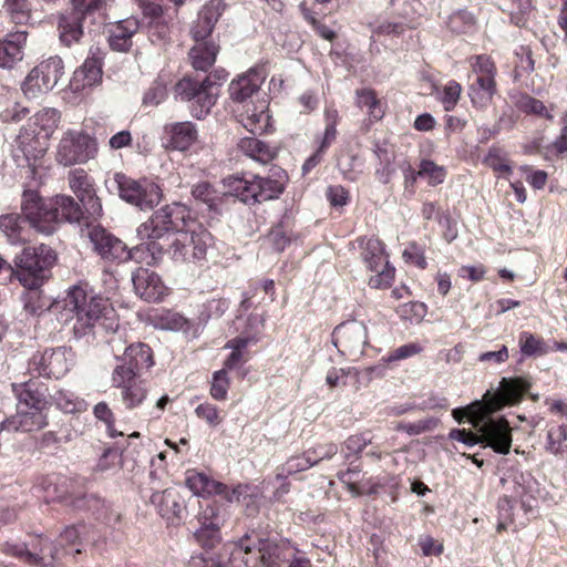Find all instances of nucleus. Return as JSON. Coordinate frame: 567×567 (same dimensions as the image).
Returning a JSON list of instances; mask_svg holds the SVG:
<instances>
[{
    "instance_id": "obj_43",
    "label": "nucleus",
    "mask_w": 567,
    "mask_h": 567,
    "mask_svg": "<svg viewBox=\"0 0 567 567\" xmlns=\"http://www.w3.org/2000/svg\"><path fill=\"white\" fill-rule=\"evenodd\" d=\"M355 97L357 105L361 109L365 107L368 110V114L371 121H379L383 117L384 111L373 90H357Z\"/></svg>"
},
{
    "instance_id": "obj_1",
    "label": "nucleus",
    "mask_w": 567,
    "mask_h": 567,
    "mask_svg": "<svg viewBox=\"0 0 567 567\" xmlns=\"http://www.w3.org/2000/svg\"><path fill=\"white\" fill-rule=\"evenodd\" d=\"M530 382L525 378H503L498 390L485 403H477L470 410V422L476 432L454 429L450 437L473 446L484 443L498 454H508L512 446V427L505 417L492 414L504 405H513L523 399Z\"/></svg>"
},
{
    "instance_id": "obj_23",
    "label": "nucleus",
    "mask_w": 567,
    "mask_h": 567,
    "mask_svg": "<svg viewBox=\"0 0 567 567\" xmlns=\"http://www.w3.org/2000/svg\"><path fill=\"white\" fill-rule=\"evenodd\" d=\"M264 80L262 71L255 68L250 69L229 84L230 99L234 102L247 104V101L258 93Z\"/></svg>"
},
{
    "instance_id": "obj_60",
    "label": "nucleus",
    "mask_w": 567,
    "mask_h": 567,
    "mask_svg": "<svg viewBox=\"0 0 567 567\" xmlns=\"http://www.w3.org/2000/svg\"><path fill=\"white\" fill-rule=\"evenodd\" d=\"M462 92L461 85L456 81H450L445 84L441 95V102L445 111H451L456 105Z\"/></svg>"
},
{
    "instance_id": "obj_28",
    "label": "nucleus",
    "mask_w": 567,
    "mask_h": 567,
    "mask_svg": "<svg viewBox=\"0 0 567 567\" xmlns=\"http://www.w3.org/2000/svg\"><path fill=\"white\" fill-rule=\"evenodd\" d=\"M27 37V31H17L0 42V68L11 69L23 59Z\"/></svg>"
},
{
    "instance_id": "obj_10",
    "label": "nucleus",
    "mask_w": 567,
    "mask_h": 567,
    "mask_svg": "<svg viewBox=\"0 0 567 567\" xmlns=\"http://www.w3.org/2000/svg\"><path fill=\"white\" fill-rule=\"evenodd\" d=\"M114 183L121 199L141 210L153 209L163 196L162 188L148 178L133 179L123 173H115Z\"/></svg>"
},
{
    "instance_id": "obj_59",
    "label": "nucleus",
    "mask_w": 567,
    "mask_h": 567,
    "mask_svg": "<svg viewBox=\"0 0 567 567\" xmlns=\"http://www.w3.org/2000/svg\"><path fill=\"white\" fill-rule=\"evenodd\" d=\"M520 110L526 114L538 115L548 120H553V115L545 104L532 96H525L520 101Z\"/></svg>"
},
{
    "instance_id": "obj_49",
    "label": "nucleus",
    "mask_w": 567,
    "mask_h": 567,
    "mask_svg": "<svg viewBox=\"0 0 567 567\" xmlns=\"http://www.w3.org/2000/svg\"><path fill=\"white\" fill-rule=\"evenodd\" d=\"M417 175L427 178L429 184L435 186L444 182L446 171L443 166L436 165L433 161L423 159L420 164Z\"/></svg>"
},
{
    "instance_id": "obj_22",
    "label": "nucleus",
    "mask_w": 567,
    "mask_h": 567,
    "mask_svg": "<svg viewBox=\"0 0 567 567\" xmlns=\"http://www.w3.org/2000/svg\"><path fill=\"white\" fill-rule=\"evenodd\" d=\"M226 8L225 0H210L198 13V19L190 29L195 42H206L216 22Z\"/></svg>"
},
{
    "instance_id": "obj_61",
    "label": "nucleus",
    "mask_w": 567,
    "mask_h": 567,
    "mask_svg": "<svg viewBox=\"0 0 567 567\" xmlns=\"http://www.w3.org/2000/svg\"><path fill=\"white\" fill-rule=\"evenodd\" d=\"M94 415L96 419L103 421L106 424L110 436L116 437L118 435H123L122 432H117L114 429V416L105 402H99L94 406Z\"/></svg>"
},
{
    "instance_id": "obj_38",
    "label": "nucleus",
    "mask_w": 567,
    "mask_h": 567,
    "mask_svg": "<svg viewBox=\"0 0 567 567\" xmlns=\"http://www.w3.org/2000/svg\"><path fill=\"white\" fill-rule=\"evenodd\" d=\"M82 20L83 18L79 13H70L60 18L59 35L64 45L71 47L81 40L83 37Z\"/></svg>"
},
{
    "instance_id": "obj_56",
    "label": "nucleus",
    "mask_w": 567,
    "mask_h": 567,
    "mask_svg": "<svg viewBox=\"0 0 567 567\" xmlns=\"http://www.w3.org/2000/svg\"><path fill=\"white\" fill-rule=\"evenodd\" d=\"M167 97L166 85L159 81H155L144 93L143 105L155 107Z\"/></svg>"
},
{
    "instance_id": "obj_11",
    "label": "nucleus",
    "mask_w": 567,
    "mask_h": 567,
    "mask_svg": "<svg viewBox=\"0 0 567 567\" xmlns=\"http://www.w3.org/2000/svg\"><path fill=\"white\" fill-rule=\"evenodd\" d=\"M362 247V260L367 268L375 272L369 279V285L375 289L388 288L393 279L395 269L392 267L385 256L384 245L378 238H362L359 240Z\"/></svg>"
},
{
    "instance_id": "obj_55",
    "label": "nucleus",
    "mask_w": 567,
    "mask_h": 567,
    "mask_svg": "<svg viewBox=\"0 0 567 567\" xmlns=\"http://www.w3.org/2000/svg\"><path fill=\"white\" fill-rule=\"evenodd\" d=\"M375 154L380 159V167L375 169V177L380 183L388 184L394 173L392 159L388 155L386 151L381 147H378Z\"/></svg>"
},
{
    "instance_id": "obj_48",
    "label": "nucleus",
    "mask_w": 567,
    "mask_h": 567,
    "mask_svg": "<svg viewBox=\"0 0 567 567\" xmlns=\"http://www.w3.org/2000/svg\"><path fill=\"white\" fill-rule=\"evenodd\" d=\"M395 12L409 20L424 14L426 8L424 0H391Z\"/></svg>"
},
{
    "instance_id": "obj_54",
    "label": "nucleus",
    "mask_w": 567,
    "mask_h": 567,
    "mask_svg": "<svg viewBox=\"0 0 567 567\" xmlns=\"http://www.w3.org/2000/svg\"><path fill=\"white\" fill-rule=\"evenodd\" d=\"M6 550L9 554L24 559L30 564H37L47 557L43 544H41L39 554L30 551L24 544H8Z\"/></svg>"
},
{
    "instance_id": "obj_21",
    "label": "nucleus",
    "mask_w": 567,
    "mask_h": 567,
    "mask_svg": "<svg viewBox=\"0 0 567 567\" xmlns=\"http://www.w3.org/2000/svg\"><path fill=\"white\" fill-rule=\"evenodd\" d=\"M151 502L157 508L159 515L169 524H179L185 512V505L183 498L174 488L153 493Z\"/></svg>"
},
{
    "instance_id": "obj_39",
    "label": "nucleus",
    "mask_w": 567,
    "mask_h": 567,
    "mask_svg": "<svg viewBox=\"0 0 567 567\" xmlns=\"http://www.w3.org/2000/svg\"><path fill=\"white\" fill-rule=\"evenodd\" d=\"M55 206V214L60 217V225L63 221L79 223L83 216L80 205L70 196L59 195L51 197Z\"/></svg>"
},
{
    "instance_id": "obj_16",
    "label": "nucleus",
    "mask_w": 567,
    "mask_h": 567,
    "mask_svg": "<svg viewBox=\"0 0 567 567\" xmlns=\"http://www.w3.org/2000/svg\"><path fill=\"white\" fill-rule=\"evenodd\" d=\"M332 342L341 355L357 361L369 346L368 329L358 320L342 322L333 329Z\"/></svg>"
},
{
    "instance_id": "obj_12",
    "label": "nucleus",
    "mask_w": 567,
    "mask_h": 567,
    "mask_svg": "<svg viewBox=\"0 0 567 567\" xmlns=\"http://www.w3.org/2000/svg\"><path fill=\"white\" fill-rule=\"evenodd\" d=\"M64 74V64L60 56H50L34 66L22 83V91L29 99L53 90Z\"/></svg>"
},
{
    "instance_id": "obj_52",
    "label": "nucleus",
    "mask_w": 567,
    "mask_h": 567,
    "mask_svg": "<svg viewBox=\"0 0 567 567\" xmlns=\"http://www.w3.org/2000/svg\"><path fill=\"white\" fill-rule=\"evenodd\" d=\"M194 536L196 540L202 544V546L213 547L215 543L219 540L218 524L214 522L207 523V519H205V522L202 524V527L195 532Z\"/></svg>"
},
{
    "instance_id": "obj_24",
    "label": "nucleus",
    "mask_w": 567,
    "mask_h": 567,
    "mask_svg": "<svg viewBox=\"0 0 567 567\" xmlns=\"http://www.w3.org/2000/svg\"><path fill=\"white\" fill-rule=\"evenodd\" d=\"M440 18L442 27L452 35H470L477 29L475 14L465 8L440 12Z\"/></svg>"
},
{
    "instance_id": "obj_36",
    "label": "nucleus",
    "mask_w": 567,
    "mask_h": 567,
    "mask_svg": "<svg viewBox=\"0 0 567 567\" xmlns=\"http://www.w3.org/2000/svg\"><path fill=\"white\" fill-rule=\"evenodd\" d=\"M219 47L213 42H196L188 52V59L196 71H208L215 63Z\"/></svg>"
},
{
    "instance_id": "obj_64",
    "label": "nucleus",
    "mask_w": 567,
    "mask_h": 567,
    "mask_svg": "<svg viewBox=\"0 0 567 567\" xmlns=\"http://www.w3.org/2000/svg\"><path fill=\"white\" fill-rule=\"evenodd\" d=\"M23 303L24 309L31 315L40 313L45 307V303L42 302L39 289L28 290L23 295Z\"/></svg>"
},
{
    "instance_id": "obj_3",
    "label": "nucleus",
    "mask_w": 567,
    "mask_h": 567,
    "mask_svg": "<svg viewBox=\"0 0 567 567\" xmlns=\"http://www.w3.org/2000/svg\"><path fill=\"white\" fill-rule=\"evenodd\" d=\"M188 223L193 224L190 210L185 205L174 203L156 210L137 228V236L155 257L164 251L166 238L188 227Z\"/></svg>"
},
{
    "instance_id": "obj_25",
    "label": "nucleus",
    "mask_w": 567,
    "mask_h": 567,
    "mask_svg": "<svg viewBox=\"0 0 567 567\" xmlns=\"http://www.w3.org/2000/svg\"><path fill=\"white\" fill-rule=\"evenodd\" d=\"M186 486L198 496L219 494L225 495L228 502L238 501L239 493L233 489L230 493L227 491V486L220 482L212 480L204 473L188 472L186 477Z\"/></svg>"
},
{
    "instance_id": "obj_34",
    "label": "nucleus",
    "mask_w": 567,
    "mask_h": 567,
    "mask_svg": "<svg viewBox=\"0 0 567 567\" xmlns=\"http://www.w3.org/2000/svg\"><path fill=\"white\" fill-rule=\"evenodd\" d=\"M48 424L47 410L31 409L17 410V414L8 421V427L17 431L32 432L43 429Z\"/></svg>"
},
{
    "instance_id": "obj_9",
    "label": "nucleus",
    "mask_w": 567,
    "mask_h": 567,
    "mask_svg": "<svg viewBox=\"0 0 567 567\" xmlns=\"http://www.w3.org/2000/svg\"><path fill=\"white\" fill-rule=\"evenodd\" d=\"M21 209L29 228L38 234L50 236L60 227V217L55 214L52 198L41 197L32 190L24 192Z\"/></svg>"
},
{
    "instance_id": "obj_33",
    "label": "nucleus",
    "mask_w": 567,
    "mask_h": 567,
    "mask_svg": "<svg viewBox=\"0 0 567 567\" xmlns=\"http://www.w3.org/2000/svg\"><path fill=\"white\" fill-rule=\"evenodd\" d=\"M27 219L22 215L7 214L0 216V230L4 234L8 241L17 245L30 240Z\"/></svg>"
},
{
    "instance_id": "obj_13",
    "label": "nucleus",
    "mask_w": 567,
    "mask_h": 567,
    "mask_svg": "<svg viewBox=\"0 0 567 567\" xmlns=\"http://www.w3.org/2000/svg\"><path fill=\"white\" fill-rule=\"evenodd\" d=\"M175 97L190 103V113L197 120L204 118L216 104L218 91L190 78H183L174 87Z\"/></svg>"
},
{
    "instance_id": "obj_2",
    "label": "nucleus",
    "mask_w": 567,
    "mask_h": 567,
    "mask_svg": "<svg viewBox=\"0 0 567 567\" xmlns=\"http://www.w3.org/2000/svg\"><path fill=\"white\" fill-rule=\"evenodd\" d=\"M56 255L44 244L25 247L14 257V266L0 256V279L10 280L16 277L28 290L39 289L50 276Z\"/></svg>"
},
{
    "instance_id": "obj_44",
    "label": "nucleus",
    "mask_w": 567,
    "mask_h": 567,
    "mask_svg": "<svg viewBox=\"0 0 567 567\" xmlns=\"http://www.w3.org/2000/svg\"><path fill=\"white\" fill-rule=\"evenodd\" d=\"M3 8L16 24H27L31 19L29 0H4Z\"/></svg>"
},
{
    "instance_id": "obj_14",
    "label": "nucleus",
    "mask_w": 567,
    "mask_h": 567,
    "mask_svg": "<svg viewBox=\"0 0 567 567\" xmlns=\"http://www.w3.org/2000/svg\"><path fill=\"white\" fill-rule=\"evenodd\" d=\"M97 153L95 138L82 131H69L60 141L56 161L64 165L86 163Z\"/></svg>"
},
{
    "instance_id": "obj_53",
    "label": "nucleus",
    "mask_w": 567,
    "mask_h": 567,
    "mask_svg": "<svg viewBox=\"0 0 567 567\" xmlns=\"http://www.w3.org/2000/svg\"><path fill=\"white\" fill-rule=\"evenodd\" d=\"M52 400L58 409L64 413H74L80 410L81 402L70 391L59 390L52 395Z\"/></svg>"
},
{
    "instance_id": "obj_63",
    "label": "nucleus",
    "mask_w": 567,
    "mask_h": 567,
    "mask_svg": "<svg viewBox=\"0 0 567 567\" xmlns=\"http://www.w3.org/2000/svg\"><path fill=\"white\" fill-rule=\"evenodd\" d=\"M371 443V437H369L368 433L351 435L344 442L346 447V457L348 458L350 454H359L363 451V449Z\"/></svg>"
},
{
    "instance_id": "obj_19",
    "label": "nucleus",
    "mask_w": 567,
    "mask_h": 567,
    "mask_svg": "<svg viewBox=\"0 0 567 567\" xmlns=\"http://www.w3.org/2000/svg\"><path fill=\"white\" fill-rule=\"evenodd\" d=\"M68 181L70 188L81 200L90 216H100L102 213V204L95 194V189L86 172L81 168L70 171Z\"/></svg>"
},
{
    "instance_id": "obj_47",
    "label": "nucleus",
    "mask_w": 567,
    "mask_h": 567,
    "mask_svg": "<svg viewBox=\"0 0 567 567\" xmlns=\"http://www.w3.org/2000/svg\"><path fill=\"white\" fill-rule=\"evenodd\" d=\"M519 348L524 355H543L547 353V344L542 338H538L529 332H522L519 334Z\"/></svg>"
},
{
    "instance_id": "obj_46",
    "label": "nucleus",
    "mask_w": 567,
    "mask_h": 567,
    "mask_svg": "<svg viewBox=\"0 0 567 567\" xmlns=\"http://www.w3.org/2000/svg\"><path fill=\"white\" fill-rule=\"evenodd\" d=\"M122 402L126 409H135L140 406L146 399V389L138 380L127 386L121 389Z\"/></svg>"
},
{
    "instance_id": "obj_29",
    "label": "nucleus",
    "mask_w": 567,
    "mask_h": 567,
    "mask_svg": "<svg viewBox=\"0 0 567 567\" xmlns=\"http://www.w3.org/2000/svg\"><path fill=\"white\" fill-rule=\"evenodd\" d=\"M138 30V21L127 18L109 27V44L112 50L127 52L132 47V37Z\"/></svg>"
},
{
    "instance_id": "obj_45",
    "label": "nucleus",
    "mask_w": 567,
    "mask_h": 567,
    "mask_svg": "<svg viewBox=\"0 0 567 567\" xmlns=\"http://www.w3.org/2000/svg\"><path fill=\"white\" fill-rule=\"evenodd\" d=\"M474 78L495 80L497 69L495 62L486 54H478L471 59Z\"/></svg>"
},
{
    "instance_id": "obj_31",
    "label": "nucleus",
    "mask_w": 567,
    "mask_h": 567,
    "mask_svg": "<svg viewBox=\"0 0 567 567\" xmlns=\"http://www.w3.org/2000/svg\"><path fill=\"white\" fill-rule=\"evenodd\" d=\"M168 144L173 150L187 151L197 141V130L192 122H176L165 125Z\"/></svg>"
},
{
    "instance_id": "obj_58",
    "label": "nucleus",
    "mask_w": 567,
    "mask_h": 567,
    "mask_svg": "<svg viewBox=\"0 0 567 567\" xmlns=\"http://www.w3.org/2000/svg\"><path fill=\"white\" fill-rule=\"evenodd\" d=\"M398 312L404 320H409L410 322H420L426 313V307L424 303L417 301L408 302L402 305Z\"/></svg>"
},
{
    "instance_id": "obj_40",
    "label": "nucleus",
    "mask_w": 567,
    "mask_h": 567,
    "mask_svg": "<svg viewBox=\"0 0 567 567\" xmlns=\"http://www.w3.org/2000/svg\"><path fill=\"white\" fill-rule=\"evenodd\" d=\"M258 551L264 567H280L286 560L285 548L268 539L258 538Z\"/></svg>"
},
{
    "instance_id": "obj_17",
    "label": "nucleus",
    "mask_w": 567,
    "mask_h": 567,
    "mask_svg": "<svg viewBox=\"0 0 567 567\" xmlns=\"http://www.w3.org/2000/svg\"><path fill=\"white\" fill-rule=\"evenodd\" d=\"M89 528L85 525L66 527L56 538L54 544H43L47 557L53 561L62 560L83 551L84 545L89 543Z\"/></svg>"
},
{
    "instance_id": "obj_15",
    "label": "nucleus",
    "mask_w": 567,
    "mask_h": 567,
    "mask_svg": "<svg viewBox=\"0 0 567 567\" xmlns=\"http://www.w3.org/2000/svg\"><path fill=\"white\" fill-rule=\"evenodd\" d=\"M73 363L72 350L59 347L34 353L29 361L28 370L32 375L60 379L69 372Z\"/></svg>"
},
{
    "instance_id": "obj_5",
    "label": "nucleus",
    "mask_w": 567,
    "mask_h": 567,
    "mask_svg": "<svg viewBox=\"0 0 567 567\" xmlns=\"http://www.w3.org/2000/svg\"><path fill=\"white\" fill-rule=\"evenodd\" d=\"M109 343L118 363L112 373V385L123 389L136 381L142 369L153 365L151 348L145 343L122 346L121 336L116 332L111 337Z\"/></svg>"
},
{
    "instance_id": "obj_51",
    "label": "nucleus",
    "mask_w": 567,
    "mask_h": 567,
    "mask_svg": "<svg viewBox=\"0 0 567 567\" xmlns=\"http://www.w3.org/2000/svg\"><path fill=\"white\" fill-rule=\"evenodd\" d=\"M229 378L226 369H220L213 374L210 395L217 401H225L229 389Z\"/></svg>"
},
{
    "instance_id": "obj_4",
    "label": "nucleus",
    "mask_w": 567,
    "mask_h": 567,
    "mask_svg": "<svg viewBox=\"0 0 567 567\" xmlns=\"http://www.w3.org/2000/svg\"><path fill=\"white\" fill-rule=\"evenodd\" d=\"M64 310L72 312L73 332L76 338H82L92 332L107 309L106 299L94 295L81 286H73L68 290L63 300Z\"/></svg>"
},
{
    "instance_id": "obj_41",
    "label": "nucleus",
    "mask_w": 567,
    "mask_h": 567,
    "mask_svg": "<svg viewBox=\"0 0 567 567\" xmlns=\"http://www.w3.org/2000/svg\"><path fill=\"white\" fill-rule=\"evenodd\" d=\"M545 449L555 456L567 455V425H553L548 429Z\"/></svg>"
},
{
    "instance_id": "obj_8",
    "label": "nucleus",
    "mask_w": 567,
    "mask_h": 567,
    "mask_svg": "<svg viewBox=\"0 0 567 567\" xmlns=\"http://www.w3.org/2000/svg\"><path fill=\"white\" fill-rule=\"evenodd\" d=\"M287 178L284 169L274 168L268 176L234 177L229 187L243 203L256 204L278 198L285 190Z\"/></svg>"
},
{
    "instance_id": "obj_30",
    "label": "nucleus",
    "mask_w": 567,
    "mask_h": 567,
    "mask_svg": "<svg viewBox=\"0 0 567 567\" xmlns=\"http://www.w3.org/2000/svg\"><path fill=\"white\" fill-rule=\"evenodd\" d=\"M102 79L101 59L92 55L86 58L84 63L78 68L71 79V87L74 91H81L97 84Z\"/></svg>"
},
{
    "instance_id": "obj_57",
    "label": "nucleus",
    "mask_w": 567,
    "mask_h": 567,
    "mask_svg": "<svg viewBox=\"0 0 567 567\" xmlns=\"http://www.w3.org/2000/svg\"><path fill=\"white\" fill-rule=\"evenodd\" d=\"M195 414L198 419L204 420L210 426H217L223 421L219 409L208 402L199 404L195 409Z\"/></svg>"
},
{
    "instance_id": "obj_18",
    "label": "nucleus",
    "mask_w": 567,
    "mask_h": 567,
    "mask_svg": "<svg viewBox=\"0 0 567 567\" xmlns=\"http://www.w3.org/2000/svg\"><path fill=\"white\" fill-rule=\"evenodd\" d=\"M89 238L94 250L105 261L123 262L131 258V250L127 246L102 227H93L89 231Z\"/></svg>"
},
{
    "instance_id": "obj_62",
    "label": "nucleus",
    "mask_w": 567,
    "mask_h": 567,
    "mask_svg": "<svg viewBox=\"0 0 567 567\" xmlns=\"http://www.w3.org/2000/svg\"><path fill=\"white\" fill-rule=\"evenodd\" d=\"M267 240L271 244L276 251L280 252L290 244L291 238L285 230L284 226L279 224L272 227L268 234Z\"/></svg>"
},
{
    "instance_id": "obj_6",
    "label": "nucleus",
    "mask_w": 567,
    "mask_h": 567,
    "mask_svg": "<svg viewBox=\"0 0 567 567\" xmlns=\"http://www.w3.org/2000/svg\"><path fill=\"white\" fill-rule=\"evenodd\" d=\"M212 234L193 219L188 227L182 228L166 238L163 252L175 261L200 264L206 260L208 250L213 247Z\"/></svg>"
},
{
    "instance_id": "obj_27",
    "label": "nucleus",
    "mask_w": 567,
    "mask_h": 567,
    "mask_svg": "<svg viewBox=\"0 0 567 567\" xmlns=\"http://www.w3.org/2000/svg\"><path fill=\"white\" fill-rule=\"evenodd\" d=\"M12 390L17 398V410L29 411L31 409L48 410V401L44 392L30 381L12 384Z\"/></svg>"
},
{
    "instance_id": "obj_26",
    "label": "nucleus",
    "mask_w": 567,
    "mask_h": 567,
    "mask_svg": "<svg viewBox=\"0 0 567 567\" xmlns=\"http://www.w3.org/2000/svg\"><path fill=\"white\" fill-rule=\"evenodd\" d=\"M64 502L76 509L92 511L97 519L107 525H113L120 519V515L114 512L104 499H101L95 495L79 496L74 498L66 497L64 498Z\"/></svg>"
},
{
    "instance_id": "obj_50",
    "label": "nucleus",
    "mask_w": 567,
    "mask_h": 567,
    "mask_svg": "<svg viewBox=\"0 0 567 567\" xmlns=\"http://www.w3.org/2000/svg\"><path fill=\"white\" fill-rule=\"evenodd\" d=\"M437 419L426 417L413 423L400 422L396 424L395 430L400 432H405L409 435L413 436L433 431L437 426Z\"/></svg>"
},
{
    "instance_id": "obj_20",
    "label": "nucleus",
    "mask_w": 567,
    "mask_h": 567,
    "mask_svg": "<svg viewBox=\"0 0 567 567\" xmlns=\"http://www.w3.org/2000/svg\"><path fill=\"white\" fill-rule=\"evenodd\" d=\"M134 290L141 299L158 302L166 295L167 287L161 277L147 268H138L132 276Z\"/></svg>"
},
{
    "instance_id": "obj_32",
    "label": "nucleus",
    "mask_w": 567,
    "mask_h": 567,
    "mask_svg": "<svg viewBox=\"0 0 567 567\" xmlns=\"http://www.w3.org/2000/svg\"><path fill=\"white\" fill-rule=\"evenodd\" d=\"M238 150L247 157L262 165L270 163L278 153L276 146L252 136L243 137L238 143Z\"/></svg>"
},
{
    "instance_id": "obj_35",
    "label": "nucleus",
    "mask_w": 567,
    "mask_h": 567,
    "mask_svg": "<svg viewBox=\"0 0 567 567\" xmlns=\"http://www.w3.org/2000/svg\"><path fill=\"white\" fill-rule=\"evenodd\" d=\"M243 107L244 110L238 114L241 125L254 135L264 133L270 118L265 111L264 103H261L259 107H251L249 103L245 104Z\"/></svg>"
},
{
    "instance_id": "obj_7",
    "label": "nucleus",
    "mask_w": 567,
    "mask_h": 567,
    "mask_svg": "<svg viewBox=\"0 0 567 567\" xmlns=\"http://www.w3.org/2000/svg\"><path fill=\"white\" fill-rule=\"evenodd\" d=\"M60 112L56 109L44 107L33 115L31 126L19 136V146L23 153L28 166L33 172L35 162L42 157L48 148V140L58 127Z\"/></svg>"
},
{
    "instance_id": "obj_42",
    "label": "nucleus",
    "mask_w": 567,
    "mask_h": 567,
    "mask_svg": "<svg viewBox=\"0 0 567 567\" xmlns=\"http://www.w3.org/2000/svg\"><path fill=\"white\" fill-rule=\"evenodd\" d=\"M316 465V461L310 453L305 452L302 455H296L287 460L279 466L276 472L277 480H286L289 475L306 471Z\"/></svg>"
},
{
    "instance_id": "obj_37",
    "label": "nucleus",
    "mask_w": 567,
    "mask_h": 567,
    "mask_svg": "<svg viewBox=\"0 0 567 567\" xmlns=\"http://www.w3.org/2000/svg\"><path fill=\"white\" fill-rule=\"evenodd\" d=\"M496 92L497 87L495 80L474 78L468 85V96L473 106L476 109H486L491 104Z\"/></svg>"
}]
</instances>
